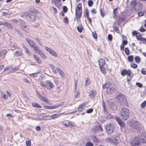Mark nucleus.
<instances>
[{"instance_id": "nucleus-1", "label": "nucleus", "mask_w": 146, "mask_h": 146, "mask_svg": "<svg viewBox=\"0 0 146 146\" xmlns=\"http://www.w3.org/2000/svg\"><path fill=\"white\" fill-rule=\"evenodd\" d=\"M130 112L127 108H123L121 110L120 115L121 118L123 120H126L129 117Z\"/></svg>"}, {"instance_id": "nucleus-2", "label": "nucleus", "mask_w": 146, "mask_h": 146, "mask_svg": "<svg viewBox=\"0 0 146 146\" xmlns=\"http://www.w3.org/2000/svg\"><path fill=\"white\" fill-rule=\"evenodd\" d=\"M131 5L134 6V9L136 11H137L142 9V4L140 2H137L134 0L131 2Z\"/></svg>"}, {"instance_id": "nucleus-3", "label": "nucleus", "mask_w": 146, "mask_h": 146, "mask_svg": "<svg viewBox=\"0 0 146 146\" xmlns=\"http://www.w3.org/2000/svg\"><path fill=\"white\" fill-rule=\"evenodd\" d=\"M131 126L132 128L139 131H140L141 129V124L137 121H133L131 124Z\"/></svg>"}, {"instance_id": "nucleus-4", "label": "nucleus", "mask_w": 146, "mask_h": 146, "mask_svg": "<svg viewBox=\"0 0 146 146\" xmlns=\"http://www.w3.org/2000/svg\"><path fill=\"white\" fill-rule=\"evenodd\" d=\"M82 11L81 4L79 3L78 4L76 9V15L77 18L79 19L80 18Z\"/></svg>"}, {"instance_id": "nucleus-5", "label": "nucleus", "mask_w": 146, "mask_h": 146, "mask_svg": "<svg viewBox=\"0 0 146 146\" xmlns=\"http://www.w3.org/2000/svg\"><path fill=\"white\" fill-rule=\"evenodd\" d=\"M106 141L113 145H116L118 143V140L115 137H108L106 139Z\"/></svg>"}, {"instance_id": "nucleus-6", "label": "nucleus", "mask_w": 146, "mask_h": 146, "mask_svg": "<svg viewBox=\"0 0 146 146\" xmlns=\"http://www.w3.org/2000/svg\"><path fill=\"white\" fill-rule=\"evenodd\" d=\"M105 128L108 133H112L115 130L114 126L111 124H108L106 126Z\"/></svg>"}, {"instance_id": "nucleus-7", "label": "nucleus", "mask_w": 146, "mask_h": 146, "mask_svg": "<svg viewBox=\"0 0 146 146\" xmlns=\"http://www.w3.org/2000/svg\"><path fill=\"white\" fill-rule=\"evenodd\" d=\"M140 142L139 137H135L131 140L130 143L132 146H136L139 145Z\"/></svg>"}, {"instance_id": "nucleus-8", "label": "nucleus", "mask_w": 146, "mask_h": 146, "mask_svg": "<svg viewBox=\"0 0 146 146\" xmlns=\"http://www.w3.org/2000/svg\"><path fill=\"white\" fill-rule=\"evenodd\" d=\"M116 90V89L113 85L110 88L107 89V92L108 94H110L114 92Z\"/></svg>"}, {"instance_id": "nucleus-9", "label": "nucleus", "mask_w": 146, "mask_h": 146, "mask_svg": "<svg viewBox=\"0 0 146 146\" xmlns=\"http://www.w3.org/2000/svg\"><path fill=\"white\" fill-rule=\"evenodd\" d=\"M54 87V85L51 82H46L45 83V87L48 89H50L53 88Z\"/></svg>"}, {"instance_id": "nucleus-10", "label": "nucleus", "mask_w": 146, "mask_h": 146, "mask_svg": "<svg viewBox=\"0 0 146 146\" xmlns=\"http://www.w3.org/2000/svg\"><path fill=\"white\" fill-rule=\"evenodd\" d=\"M117 100L120 102H123L126 100V98L122 94L117 96Z\"/></svg>"}, {"instance_id": "nucleus-11", "label": "nucleus", "mask_w": 146, "mask_h": 146, "mask_svg": "<svg viewBox=\"0 0 146 146\" xmlns=\"http://www.w3.org/2000/svg\"><path fill=\"white\" fill-rule=\"evenodd\" d=\"M25 40L29 45L32 47H33L35 44V43L32 40H30L29 38H26Z\"/></svg>"}, {"instance_id": "nucleus-12", "label": "nucleus", "mask_w": 146, "mask_h": 146, "mask_svg": "<svg viewBox=\"0 0 146 146\" xmlns=\"http://www.w3.org/2000/svg\"><path fill=\"white\" fill-rule=\"evenodd\" d=\"M21 28L26 33H29L30 32L29 29L25 25H23V24H21Z\"/></svg>"}, {"instance_id": "nucleus-13", "label": "nucleus", "mask_w": 146, "mask_h": 146, "mask_svg": "<svg viewBox=\"0 0 146 146\" xmlns=\"http://www.w3.org/2000/svg\"><path fill=\"white\" fill-rule=\"evenodd\" d=\"M140 142L146 143V135L145 134L141 135V137H139Z\"/></svg>"}, {"instance_id": "nucleus-14", "label": "nucleus", "mask_w": 146, "mask_h": 146, "mask_svg": "<svg viewBox=\"0 0 146 146\" xmlns=\"http://www.w3.org/2000/svg\"><path fill=\"white\" fill-rule=\"evenodd\" d=\"M60 114H55L52 115L51 116L48 115H46L44 116L43 117V118L44 119L47 117L50 118V117H51L52 119H54L56 117H58Z\"/></svg>"}, {"instance_id": "nucleus-15", "label": "nucleus", "mask_w": 146, "mask_h": 146, "mask_svg": "<svg viewBox=\"0 0 146 146\" xmlns=\"http://www.w3.org/2000/svg\"><path fill=\"white\" fill-rule=\"evenodd\" d=\"M90 137L92 140H93L94 143L96 144L99 141V140L94 135H92Z\"/></svg>"}, {"instance_id": "nucleus-16", "label": "nucleus", "mask_w": 146, "mask_h": 146, "mask_svg": "<svg viewBox=\"0 0 146 146\" xmlns=\"http://www.w3.org/2000/svg\"><path fill=\"white\" fill-rule=\"evenodd\" d=\"M106 64L105 61L103 58L100 59L99 61V64L100 67L104 66Z\"/></svg>"}, {"instance_id": "nucleus-17", "label": "nucleus", "mask_w": 146, "mask_h": 146, "mask_svg": "<svg viewBox=\"0 0 146 146\" xmlns=\"http://www.w3.org/2000/svg\"><path fill=\"white\" fill-rule=\"evenodd\" d=\"M113 85L110 82H107L103 85V88L104 89L110 88Z\"/></svg>"}, {"instance_id": "nucleus-18", "label": "nucleus", "mask_w": 146, "mask_h": 146, "mask_svg": "<svg viewBox=\"0 0 146 146\" xmlns=\"http://www.w3.org/2000/svg\"><path fill=\"white\" fill-rule=\"evenodd\" d=\"M22 54L23 53L22 51L20 50L16 51L14 53V55L17 57L21 56Z\"/></svg>"}, {"instance_id": "nucleus-19", "label": "nucleus", "mask_w": 146, "mask_h": 146, "mask_svg": "<svg viewBox=\"0 0 146 146\" xmlns=\"http://www.w3.org/2000/svg\"><path fill=\"white\" fill-rule=\"evenodd\" d=\"M28 17V19L31 21H34L35 19V16L33 14H29Z\"/></svg>"}, {"instance_id": "nucleus-20", "label": "nucleus", "mask_w": 146, "mask_h": 146, "mask_svg": "<svg viewBox=\"0 0 146 146\" xmlns=\"http://www.w3.org/2000/svg\"><path fill=\"white\" fill-rule=\"evenodd\" d=\"M34 58L35 59L37 62L39 64H41L42 63V60L39 58V57H37L35 54L33 55Z\"/></svg>"}, {"instance_id": "nucleus-21", "label": "nucleus", "mask_w": 146, "mask_h": 146, "mask_svg": "<svg viewBox=\"0 0 146 146\" xmlns=\"http://www.w3.org/2000/svg\"><path fill=\"white\" fill-rule=\"evenodd\" d=\"M117 121L118 122L119 124L122 127H124L125 126V124L124 122L121 121L120 119L116 118Z\"/></svg>"}, {"instance_id": "nucleus-22", "label": "nucleus", "mask_w": 146, "mask_h": 146, "mask_svg": "<svg viewBox=\"0 0 146 146\" xmlns=\"http://www.w3.org/2000/svg\"><path fill=\"white\" fill-rule=\"evenodd\" d=\"M39 97L40 99V100L42 101H43L44 102H46L47 103H48V101L47 100V98L41 95H40L39 96Z\"/></svg>"}, {"instance_id": "nucleus-23", "label": "nucleus", "mask_w": 146, "mask_h": 146, "mask_svg": "<svg viewBox=\"0 0 146 146\" xmlns=\"http://www.w3.org/2000/svg\"><path fill=\"white\" fill-rule=\"evenodd\" d=\"M96 91L95 90H92L89 94V96L92 98H94L96 95Z\"/></svg>"}, {"instance_id": "nucleus-24", "label": "nucleus", "mask_w": 146, "mask_h": 146, "mask_svg": "<svg viewBox=\"0 0 146 146\" xmlns=\"http://www.w3.org/2000/svg\"><path fill=\"white\" fill-rule=\"evenodd\" d=\"M43 108L44 109H54L56 108L55 105L50 106H43Z\"/></svg>"}, {"instance_id": "nucleus-25", "label": "nucleus", "mask_w": 146, "mask_h": 146, "mask_svg": "<svg viewBox=\"0 0 146 146\" xmlns=\"http://www.w3.org/2000/svg\"><path fill=\"white\" fill-rule=\"evenodd\" d=\"M56 70L62 77H63L64 76V74L63 72L60 68H56Z\"/></svg>"}, {"instance_id": "nucleus-26", "label": "nucleus", "mask_w": 146, "mask_h": 146, "mask_svg": "<svg viewBox=\"0 0 146 146\" xmlns=\"http://www.w3.org/2000/svg\"><path fill=\"white\" fill-rule=\"evenodd\" d=\"M7 51L5 50H3L0 52V56H4L7 53Z\"/></svg>"}, {"instance_id": "nucleus-27", "label": "nucleus", "mask_w": 146, "mask_h": 146, "mask_svg": "<svg viewBox=\"0 0 146 146\" xmlns=\"http://www.w3.org/2000/svg\"><path fill=\"white\" fill-rule=\"evenodd\" d=\"M4 26L10 29H11L12 28V26L11 24L6 22H5Z\"/></svg>"}, {"instance_id": "nucleus-28", "label": "nucleus", "mask_w": 146, "mask_h": 146, "mask_svg": "<svg viewBox=\"0 0 146 146\" xmlns=\"http://www.w3.org/2000/svg\"><path fill=\"white\" fill-rule=\"evenodd\" d=\"M84 103H83L81 104L79 106L78 108V111H81L83 109L84 107Z\"/></svg>"}, {"instance_id": "nucleus-29", "label": "nucleus", "mask_w": 146, "mask_h": 146, "mask_svg": "<svg viewBox=\"0 0 146 146\" xmlns=\"http://www.w3.org/2000/svg\"><path fill=\"white\" fill-rule=\"evenodd\" d=\"M83 29V26L81 25H79L77 27V29L79 33H81Z\"/></svg>"}, {"instance_id": "nucleus-30", "label": "nucleus", "mask_w": 146, "mask_h": 146, "mask_svg": "<svg viewBox=\"0 0 146 146\" xmlns=\"http://www.w3.org/2000/svg\"><path fill=\"white\" fill-rule=\"evenodd\" d=\"M33 48L35 51L36 54H39L41 52V50L38 49V48L36 46L34 47Z\"/></svg>"}, {"instance_id": "nucleus-31", "label": "nucleus", "mask_w": 146, "mask_h": 146, "mask_svg": "<svg viewBox=\"0 0 146 146\" xmlns=\"http://www.w3.org/2000/svg\"><path fill=\"white\" fill-rule=\"evenodd\" d=\"M136 37L139 40H140L143 37L141 34L139 33H138L136 35Z\"/></svg>"}, {"instance_id": "nucleus-32", "label": "nucleus", "mask_w": 146, "mask_h": 146, "mask_svg": "<svg viewBox=\"0 0 146 146\" xmlns=\"http://www.w3.org/2000/svg\"><path fill=\"white\" fill-rule=\"evenodd\" d=\"M134 59L137 63H139L140 61V58L139 56H137Z\"/></svg>"}, {"instance_id": "nucleus-33", "label": "nucleus", "mask_w": 146, "mask_h": 146, "mask_svg": "<svg viewBox=\"0 0 146 146\" xmlns=\"http://www.w3.org/2000/svg\"><path fill=\"white\" fill-rule=\"evenodd\" d=\"M128 61L129 62H133V55H131L128 56L127 58Z\"/></svg>"}, {"instance_id": "nucleus-34", "label": "nucleus", "mask_w": 146, "mask_h": 146, "mask_svg": "<svg viewBox=\"0 0 146 146\" xmlns=\"http://www.w3.org/2000/svg\"><path fill=\"white\" fill-rule=\"evenodd\" d=\"M32 104L34 107L39 108H41V107L39 104L35 103H33Z\"/></svg>"}, {"instance_id": "nucleus-35", "label": "nucleus", "mask_w": 146, "mask_h": 146, "mask_svg": "<svg viewBox=\"0 0 146 146\" xmlns=\"http://www.w3.org/2000/svg\"><path fill=\"white\" fill-rule=\"evenodd\" d=\"M40 56L44 59H46V56L45 54L42 52H41L39 54Z\"/></svg>"}, {"instance_id": "nucleus-36", "label": "nucleus", "mask_w": 146, "mask_h": 146, "mask_svg": "<svg viewBox=\"0 0 146 146\" xmlns=\"http://www.w3.org/2000/svg\"><path fill=\"white\" fill-rule=\"evenodd\" d=\"M90 84V82L89 80V79L88 78H87L85 82V86H86L89 85Z\"/></svg>"}, {"instance_id": "nucleus-37", "label": "nucleus", "mask_w": 146, "mask_h": 146, "mask_svg": "<svg viewBox=\"0 0 146 146\" xmlns=\"http://www.w3.org/2000/svg\"><path fill=\"white\" fill-rule=\"evenodd\" d=\"M115 22H114L113 24V29H114L115 31H116L117 33H119V31L118 29V28L115 26Z\"/></svg>"}, {"instance_id": "nucleus-38", "label": "nucleus", "mask_w": 146, "mask_h": 146, "mask_svg": "<svg viewBox=\"0 0 146 146\" xmlns=\"http://www.w3.org/2000/svg\"><path fill=\"white\" fill-rule=\"evenodd\" d=\"M127 73V71L125 69H124L121 72V74L123 76H125Z\"/></svg>"}, {"instance_id": "nucleus-39", "label": "nucleus", "mask_w": 146, "mask_h": 146, "mask_svg": "<svg viewBox=\"0 0 146 146\" xmlns=\"http://www.w3.org/2000/svg\"><path fill=\"white\" fill-rule=\"evenodd\" d=\"M100 69L101 72L103 74H105L106 73L105 69L103 67V66L100 67Z\"/></svg>"}, {"instance_id": "nucleus-40", "label": "nucleus", "mask_w": 146, "mask_h": 146, "mask_svg": "<svg viewBox=\"0 0 146 146\" xmlns=\"http://www.w3.org/2000/svg\"><path fill=\"white\" fill-rule=\"evenodd\" d=\"M18 69L19 68L18 67L13 68L11 69V72H13L15 71L18 70Z\"/></svg>"}, {"instance_id": "nucleus-41", "label": "nucleus", "mask_w": 146, "mask_h": 146, "mask_svg": "<svg viewBox=\"0 0 146 146\" xmlns=\"http://www.w3.org/2000/svg\"><path fill=\"white\" fill-rule=\"evenodd\" d=\"M125 52L126 54L128 55L129 54L130 51L128 47L126 48L125 49Z\"/></svg>"}, {"instance_id": "nucleus-42", "label": "nucleus", "mask_w": 146, "mask_h": 146, "mask_svg": "<svg viewBox=\"0 0 146 146\" xmlns=\"http://www.w3.org/2000/svg\"><path fill=\"white\" fill-rule=\"evenodd\" d=\"M2 15L4 16H5L6 15L8 14H11V12L10 11H8L7 12H2Z\"/></svg>"}, {"instance_id": "nucleus-43", "label": "nucleus", "mask_w": 146, "mask_h": 146, "mask_svg": "<svg viewBox=\"0 0 146 146\" xmlns=\"http://www.w3.org/2000/svg\"><path fill=\"white\" fill-rule=\"evenodd\" d=\"M146 106V101H144L141 104V107L142 108H144Z\"/></svg>"}, {"instance_id": "nucleus-44", "label": "nucleus", "mask_w": 146, "mask_h": 146, "mask_svg": "<svg viewBox=\"0 0 146 146\" xmlns=\"http://www.w3.org/2000/svg\"><path fill=\"white\" fill-rule=\"evenodd\" d=\"M45 49L50 54L51 52H52V51L53 50H52V49H51L50 48L48 47L47 46L45 47Z\"/></svg>"}, {"instance_id": "nucleus-45", "label": "nucleus", "mask_w": 146, "mask_h": 146, "mask_svg": "<svg viewBox=\"0 0 146 146\" xmlns=\"http://www.w3.org/2000/svg\"><path fill=\"white\" fill-rule=\"evenodd\" d=\"M26 144L27 146H31V141L29 139L26 140Z\"/></svg>"}, {"instance_id": "nucleus-46", "label": "nucleus", "mask_w": 146, "mask_h": 146, "mask_svg": "<svg viewBox=\"0 0 146 146\" xmlns=\"http://www.w3.org/2000/svg\"><path fill=\"white\" fill-rule=\"evenodd\" d=\"M130 66L132 68H136L137 67V65L135 64L131 63Z\"/></svg>"}, {"instance_id": "nucleus-47", "label": "nucleus", "mask_w": 146, "mask_h": 146, "mask_svg": "<svg viewBox=\"0 0 146 146\" xmlns=\"http://www.w3.org/2000/svg\"><path fill=\"white\" fill-rule=\"evenodd\" d=\"M36 11L35 9L33 7H31L29 9V11L32 13L35 12Z\"/></svg>"}, {"instance_id": "nucleus-48", "label": "nucleus", "mask_w": 146, "mask_h": 146, "mask_svg": "<svg viewBox=\"0 0 146 146\" xmlns=\"http://www.w3.org/2000/svg\"><path fill=\"white\" fill-rule=\"evenodd\" d=\"M39 73H40V72L31 74L30 75V76L33 77H36L37 76V74Z\"/></svg>"}, {"instance_id": "nucleus-49", "label": "nucleus", "mask_w": 146, "mask_h": 146, "mask_svg": "<svg viewBox=\"0 0 146 146\" xmlns=\"http://www.w3.org/2000/svg\"><path fill=\"white\" fill-rule=\"evenodd\" d=\"M86 146H93V144L90 141H88L86 143Z\"/></svg>"}, {"instance_id": "nucleus-50", "label": "nucleus", "mask_w": 146, "mask_h": 146, "mask_svg": "<svg viewBox=\"0 0 146 146\" xmlns=\"http://www.w3.org/2000/svg\"><path fill=\"white\" fill-rule=\"evenodd\" d=\"M50 54L55 57H57L58 56V55L56 53L54 52L53 50L52 51V52Z\"/></svg>"}, {"instance_id": "nucleus-51", "label": "nucleus", "mask_w": 146, "mask_h": 146, "mask_svg": "<svg viewBox=\"0 0 146 146\" xmlns=\"http://www.w3.org/2000/svg\"><path fill=\"white\" fill-rule=\"evenodd\" d=\"M64 102H62L60 103V104H58L57 105H55V108H56L58 107H59L62 105H63L64 104Z\"/></svg>"}, {"instance_id": "nucleus-52", "label": "nucleus", "mask_w": 146, "mask_h": 146, "mask_svg": "<svg viewBox=\"0 0 146 146\" xmlns=\"http://www.w3.org/2000/svg\"><path fill=\"white\" fill-rule=\"evenodd\" d=\"M136 85L139 88H142L143 87V85L142 84L139 82H136Z\"/></svg>"}, {"instance_id": "nucleus-53", "label": "nucleus", "mask_w": 146, "mask_h": 146, "mask_svg": "<svg viewBox=\"0 0 146 146\" xmlns=\"http://www.w3.org/2000/svg\"><path fill=\"white\" fill-rule=\"evenodd\" d=\"M86 13L85 15V16L87 18V19H88L89 18V13L88 9L86 10Z\"/></svg>"}, {"instance_id": "nucleus-54", "label": "nucleus", "mask_w": 146, "mask_h": 146, "mask_svg": "<svg viewBox=\"0 0 146 146\" xmlns=\"http://www.w3.org/2000/svg\"><path fill=\"white\" fill-rule=\"evenodd\" d=\"M63 10L64 12L66 13L67 11L68 8L66 6H64L63 7Z\"/></svg>"}, {"instance_id": "nucleus-55", "label": "nucleus", "mask_w": 146, "mask_h": 146, "mask_svg": "<svg viewBox=\"0 0 146 146\" xmlns=\"http://www.w3.org/2000/svg\"><path fill=\"white\" fill-rule=\"evenodd\" d=\"M63 125L66 126V127H68L69 126L70 124L68 122H63L62 123Z\"/></svg>"}, {"instance_id": "nucleus-56", "label": "nucleus", "mask_w": 146, "mask_h": 146, "mask_svg": "<svg viewBox=\"0 0 146 146\" xmlns=\"http://www.w3.org/2000/svg\"><path fill=\"white\" fill-rule=\"evenodd\" d=\"M93 4V1L92 0H89L88 2V4L89 6H91Z\"/></svg>"}, {"instance_id": "nucleus-57", "label": "nucleus", "mask_w": 146, "mask_h": 146, "mask_svg": "<svg viewBox=\"0 0 146 146\" xmlns=\"http://www.w3.org/2000/svg\"><path fill=\"white\" fill-rule=\"evenodd\" d=\"M137 14L139 16L141 17L144 15V13L143 12H138L137 13Z\"/></svg>"}, {"instance_id": "nucleus-58", "label": "nucleus", "mask_w": 146, "mask_h": 146, "mask_svg": "<svg viewBox=\"0 0 146 146\" xmlns=\"http://www.w3.org/2000/svg\"><path fill=\"white\" fill-rule=\"evenodd\" d=\"M117 9H115L113 12V14H114L113 15V17L114 18H115V17H117V14H116V11L117 10Z\"/></svg>"}, {"instance_id": "nucleus-59", "label": "nucleus", "mask_w": 146, "mask_h": 146, "mask_svg": "<svg viewBox=\"0 0 146 146\" xmlns=\"http://www.w3.org/2000/svg\"><path fill=\"white\" fill-rule=\"evenodd\" d=\"M141 72L143 74H146V69L145 68H143L141 70Z\"/></svg>"}, {"instance_id": "nucleus-60", "label": "nucleus", "mask_w": 146, "mask_h": 146, "mask_svg": "<svg viewBox=\"0 0 146 146\" xmlns=\"http://www.w3.org/2000/svg\"><path fill=\"white\" fill-rule=\"evenodd\" d=\"M92 35L93 37L95 38H96L97 37V35L96 32H93L92 33Z\"/></svg>"}, {"instance_id": "nucleus-61", "label": "nucleus", "mask_w": 146, "mask_h": 146, "mask_svg": "<svg viewBox=\"0 0 146 146\" xmlns=\"http://www.w3.org/2000/svg\"><path fill=\"white\" fill-rule=\"evenodd\" d=\"M93 111V109H92L91 108L87 110L86 111V112L87 113H92Z\"/></svg>"}, {"instance_id": "nucleus-62", "label": "nucleus", "mask_w": 146, "mask_h": 146, "mask_svg": "<svg viewBox=\"0 0 146 146\" xmlns=\"http://www.w3.org/2000/svg\"><path fill=\"white\" fill-rule=\"evenodd\" d=\"M132 80V79H130V78L129 79L128 78H127V81L128 84L129 85H131V81Z\"/></svg>"}, {"instance_id": "nucleus-63", "label": "nucleus", "mask_w": 146, "mask_h": 146, "mask_svg": "<svg viewBox=\"0 0 146 146\" xmlns=\"http://www.w3.org/2000/svg\"><path fill=\"white\" fill-rule=\"evenodd\" d=\"M64 22L65 23H68V19L67 17H66L64 19Z\"/></svg>"}, {"instance_id": "nucleus-64", "label": "nucleus", "mask_w": 146, "mask_h": 146, "mask_svg": "<svg viewBox=\"0 0 146 146\" xmlns=\"http://www.w3.org/2000/svg\"><path fill=\"white\" fill-rule=\"evenodd\" d=\"M140 41H142L143 43H146V38L142 37Z\"/></svg>"}]
</instances>
